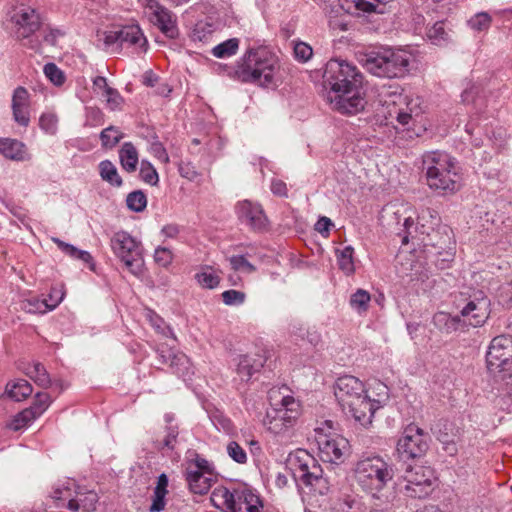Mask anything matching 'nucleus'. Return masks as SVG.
<instances>
[{
    "label": "nucleus",
    "mask_w": 512,
    "mask_h": 512,
    "mask_svg": "<svg viewBox=\"0 0 512 512\" xmlns=\"http://www.w3.org/2000/svg\"><path fill=\"white\" fill-rule=\"evenodd\" d=\"M363 76L358 68L344 59H330L323 74L328 88L326 99L331 108L341 114L355 115L364 110Z\"/></svg>",
    "instance_id": "f257e3e1"
},
{
    "label": "nucleus",
    "mask_w": 512,
    "mask_h": 512,
    "mask_svg": "<svg viewBox=\"0 0 512 512\" xmlns=\"http://www.w3.org/2000/svg\"><path fill=\"white\" fill-rule=\"evenodd\" d=\"M423 168L430 189L439 194H453L461 187L459 167L455 158L441 151L423 155Z\"/></svg>",
    "instance_id": "f03ea898"
},
{
    "label": "nucleus",
    "mask_w": 512,
    "mask_h": 512,
    "mask_svg": "<svg viewBox=\"0 0 512 512\" xmlns=\"http://www.w3.org/2000/svg\"><path fill=\"white\" fill-rule=\"evenodd\" d=\"M413 55L405 49H383L361 56L360 62L371 74L382 78H401L408 74Z\"/></svg>",
    "instance_id": "7ed1b4c3"
},
{
    "label": "nucleus",
    "mask_w": 512,
    "mask_h": 512,
    "mask_svg": "<svg viewBox=\"0 0 512 512\" xmlns=\"http://www.w3.org/2000/svg\"><path fill=\"white\" fill-rule=\"evenodd\" d=\"M277 60L265 48L246 51L235 69V78L241 82L268 86L273 82Z\"/></svg>",
    "instance_id": "20e7f679"
},
{
    "label": "nucleus",
    "mask_w": 512,
    "mask_h": 512,
    "mask_svg": "<svg viewBox=\"0 0 512 512\" xmlns=\"http://www.w3.org/2000/svg\"><path fill=\"white\" fill-rule=\"evenodd\" d=\"M393 477L392 465L379 455H363L353 468L356 483L373 496L383 490Z\"/></svg>",
    "instance_id": "39448f33"
},
{
    "label": "nucleus",
    "mask_w": 512,
    "mask_h": 512,
    "mask_svg": "<svg viewBox=\"0 0 512 512\" xmlns=\"http://www.w3.org/2000/svg\"><path fill=\"white\" fill-rule=\"evenodd\" d=\"M269 398L273 408L267 412L265 425L276 434H285L300 415V403L290 394H282L280 390H271Z\"/></svg>",
    "instance_id": "423d86ee"
},
{
    "label": "nucleus",
    "mask_w": 512,
    "mask_h": 512,
    "mask_svg": "<svg viewBox=\"0 0 512 512\" xmlns=\"http://www.w3.org/2000/svg\"><path fill=\"white\" fill-rule=\"evenodd\" d=\"M210 500L223 512H261L263 509L259 495L247 486L233 490L219 486L211 493Z\"/></svg>",
    "instance_id": "0eeeda50"
},
{
    "label": "nucleus",
    "mask_w": 512,
    "mask_h": 512,
    "mask_svg": "<svg viewBox=\"0 0 512 512\" xmlns=\"http://www.w3.org/2000/svg\"><path fill=\"white\" fill-rule=\"evenodd\" d=\"M12 36L23 46L38 51L40 41L35 33L42 26L40 14L29 6H20L13 10L10 16Z\"/></svg>",
    "instance_id": "6e6552de"
},
{
    "label": "nucleus",
    "mask_w": 512,
    "mask_h": 512,
    "mask_svg": "<svg viewBox=\"0 0 512 512\" xmlns=\"http://www.w3.org/2000/svg\"><path fill=\"white\" fill-rule=\"evenodd\" d=\"M110 247L115 257L132 275L140 277L143 274V248L139 240L120 230L111 236Z\"/></svg>",
    "instance_id": "1a4fd4ad"
},
{
    "label": "nucleus",
    "mask_w": 512,
    "mask_h": 512,
    "mask_svg": "<svg viewBox=\"0 0 512 512\" xmlns=\"http://www.w3.org/2000/svg\"><path fill=\"white\" fill-rule=\"evenodd\" d=\"M290 461L295 466V477L305 486L319 495L329 492L331 484L328 478L324 475L321 465L307 451L299 450Z\"/></svg>",
    "instance_id": "9d476101"
},
{
    "label": "nucleus",
    "mask_w": 512,
    "mask_h": 512,
    "mask_svg": "<svg viewBox=\"0 0 512 512\" xmlns=\"http://www.w3.org/2000/svg\"><path fill=\"white\" fill-rule=\"evenodd\" d=\"M314 439L324 462L339 463L344 460L349 443L333 431L332 421L326 420L314 429Z\"/></svg>",
    "instance_id": "9b49d317"
},
{
    "label": "nucleus",
    "mask_w": 512,
    "mask_h": 512,
    "mask_svg": "<svg viewBox=\"0 0 512 512\" xmlns=\"http://www.w3.org/2000/svg\"><path fill=\"white\" fill-rule=\"evenodd\" d=\"M403 492L410 498H425L434 490L436 476L429 466L416 465L406 469L403 475Z\"/></svg>",
    "instance_id": "f8f14e48"
},
{
    "label": "nucleus",
    "mask_w": 512,
    "mask_h": 512,
    "mask_svg": "<svg viewBox=\"0 0 512 512\" xmlns=\"http://www.w3.org/2000/svg\"><path fill=\"white\" fill-rule=\"evenodd\" d=\"M429 448V436L416 425H408L397 442V453L404 460L423 456Z\"/></svg>",
    "instance_id": "ddd939ff"
},
{
    "label": "nucleus",
    "mask_w": 512,
    "mask_h": 512,
    "mask_svg": "<svg viewBox=\"0 0 512 512\" xmlns=\"http://www.w3.org/2000/svg\"><path fill=\"white\" fill-rule=\"evenodd\" d=\"M376 389L379 391L378 398L371 399L365 391L362 396H359L353 402V405L346 407L348 413L362 426H367L372 423L375 411L379 409L388 398V388L386 385L379 382L376 384Z\"/></svg>",
    "instance_id": "4468645a"
},
{
    "label": "nucleus",
    "mask_w": 512,
    "mask_h": 512,
    "mask_svg": "<svg viewBox=\"0 0 512 512\" xmlns=\"http://www.w3.org/2000/svg\"><path fill=\"white\" fill-rule=\"evenodd\" d=\"M143 10L149 22L156 26L166 37L175 39L179 35L177 17L158 0H144Z\"/></svg>",
    "instance_id": "2eb2a0df"
},
{
    "label": "nucleus",
    "mask_w": 512,
    "mask_h": 512,
    "mask_svg": "<svg viewBox=\"0 0 512 512\" xmlns=\"http://www.w3.org/2000/svg\"><path fill=\"white\" fill-rule=\"evenodd\" d=\"M99 41H103L106 48L115 44L130 45L146 51L147 39L138 25H128L119 30L98 32Z\"/></svg>",
    "instance_id": "dca6fc26"
},
{
    "label": "nucleus",
    "mask_w": 512,
    "mask_h": 512,
    "mask_svg": "<svg viewBox=\"0 0 512 512\" xmlns=\"http://www.w3.org/2000/svg\"><path fill=\"white\" fill-rule=\"evenodd\" d=\"M399 87L389 95V100H385V104H392L389 110L391 118H396L399 124L406 126L412 120L413 116H418L420 113L419 98H413L408 95H402L398 92Z\"/></svg>",
    "instance_id": "f3484780"
},
{
    "label": "nucleus",
    "mask_w": 512,
    "mask_h": 512,
    "mask_svg": "<svg viewBox=\"0 0 512 512\" xmlns=\"http://www.w3.org/2000/svg\"><path fill=\"white\" fill-rule=\"evenodd\" d=\"M490 314V300L479 291L466 303L460 311V318L463 324L472 327L482 326Z\"/></svg>",
    "instance_id": "a211bd4d"
},
{
    "label": "nucleus",
    "mask_w": 512,
    "mask_h": 512,
    "mask_svg": "<svg viewBox=\"0 0 512 512\" xmlns=\"http://www.w3.org/2000/svg\"><path fill=\"white\" fill-rule=\"evenodd\" d=\"M512 359V338L500 335L495 337L486 354L487 368L494 372L504 367Z\"/></svg>",
    "instance_id": "6ab92c4d"
},
{
    "label": "nucleus",
    "mask_w": 512,
    "mask_h": 512,
    "mask_svg": "<svg viewBox=\"0 0 512 512\" xmlns=\"http://www.w3.org/2000/svg\"><path fill=\"white\" fill-rule=\"evenodd\" d=\"M364 392L363 382L352 375L339 377L334 386L335 397L344 411Z\"/></svg>",
    "instance_id": "aec40b11"
},
{
    "label": "nucleus",
    "mask_w": 512,
    "mask_h": 512,
    "mask_svg": "<svg viewBox=\"0 0 512 512\" xmlns=\"http://www.w3.org/2000/svg\"><path fill=\"white\" fill-rule=\"evenodd\" d=\"M239 219L253 230H263L267 226V218L259 204L244 200L237 205Z\"/></svg>",
    "instance_id": "412c9836"
},
{
    "label": "nucleus",
    "mask_w": 512,
    "mask_h": 512,
    "mask_svg": "<svg viewBox=\"0 0 512 512\" xmlns=\"http://www.w3.org/2000/svg\"><path fill=\"white\" fill-rule=\"evenodd\" d=\"M11 109L14 121L27 127L30 123V94L26 88L19 86L13 91Z\"/></svg>",
    "instance_id": "4be33fe9"
},
{
    "label": "nucleus",
    "mask_w": 512,
    "mask_h": 512,
    "mask_svg": "<svg viewBox=\"0 0 512 512\" xmlns=\"http://www.w3.org/2000/svg\"><path fill=\"white\" fill-rule=\"evenodd\" d=\"M159 357L161 363L169 365L177 375L183 378L193 373L189 358L182 352L173 351L171 349H161L159 350Z\"/></svg>",
    "instance_id": "5701e85b"
},
{
    "label": "nucleus",
    "mask_w": 512,
    "mask_h": 512,
    "mask_svg": "<svg viewBox=\"0 0 512 512\" xmlns=\"http://www.w3.org/2000/svg\"><path fill=\"white\" fill-rule=\"evenodd\" d=\"M77 488L74 480L67 479L55 485L50 497L57 507H66L71 510Z\"/></svg>",
    "instance_id": "b1692460"
},
{
    "label": "nucleus",
    "mask_w": 512,
    "mask_h": 512,
    "mask_svg": "<svg viewBox=\"0 0 512 512\" xmlns=\"http://www.w3.org/2000/svg\"><path fill=\"white\" fill-rule=\"evenodd\" d=\"M216 473H199L196 470L186 469V481L190 491L194 494H206L216 481Z\"/></svg>",
    "instance_id": "393cba45"
},
{
    "label": "nucleus",
    "mask_w": 512,
    "mask_h": 512,
    "mask_svg": "<svg viewBox=\"0 0 512 512\" xmlns=\"http://www.w3.org/2000/svg\"><path fill=\"white\" fill-rule=\"evenodd\" d=\"M0 154L13 161L30 159L25 144L17 139L0 138Z\"/></svg>",
    "instance_id": "a878e982"
},
{
    "label": "nucleus",
    "mask_w": 512,
    "mask_h": 512,
    "mask_svg": "<svg viewBox=\"0 0 512 512\" xmlns=\"http://www.w3.org/2000/svg\"><path fill=\"white\" fill-rule=\"evenodd\" d=\"M394 0H342L343 5H347V10L362 11L365 13H378L384 14L387 7L393 3Z\"/></svg>",
    "instance_id": "bb28decb"
},
{
    "label": "nucleus",
    "mask_w": 512,
    "mask_h": 512,
    "mask_svg": "<svg viewBox=\"0 0 512 512\" xmlns=\"http://www.w3.org/2000/svg\"><path fill=\"white\" fill-rule=\"evenodd\" d=\"M99 497L96 492L78 487L74 502H72L71 511L75 512H93L96 510Z\"/></svg>",
    "instance_id": "cd10ccee"
},
{
    "label": "nucleus",
    "mask_w": 512,
    "mask_h": 512,
    "mask_svg": "<svg viewBox=\"0 0 512 512\" xmlns=\"http://www.w3.org/2000/svg\"><path fill=\"white\" fill-rule=\"evenodd\" d=\"M263 366L262 359L248 355L238 357L236 372L242 381H248Z\"/></svg>",
    "instance_id": "c85d7f7f"
},
{
    "label": "nucleus",
    "mask_w": 512,
    "mask_h": 512,
    "mask_svg": "<svg viewBox=\"0 0 512 512\" xmlns=\"http://www.w3.org/2000/svg\"><path fill=\"white\" fill-rule=\"evenodd\" d=\"M119 159L122 168L128 172H135L139 162L136 147L131 142H125L119 150Z\"/></svg>",
    "instance_id": "c756f323"
},
{
    "label": "nucleus",
    "mask_w": 512,
    "mask_h": 512,
    "mask_svg": "<svg viewBox=\"0 0 512 512\" xmlns=\"http://www.w3.org/2000/svg\"><path fill=\"white\" fill-rule=\"evenodd\" d=\"M195 280L202 288L214 289L220 283V276L217 270H215L213 267L209 265H203L195 274Z\"/></svg>",
    "instance_id": "7c9ffc66"
},
{
    "label": "nucleus",
    "mask_w": 512,
    "mask_h": 512,
    "mask_svg": "<svg viewBox=\"0 0 512 512\" xmlns=\"http://www.w3.org/2000/svg\"><path fill=\"white\" fill-rule=\"evenodd\" d=\"M33 392L31 384L24 379L11 381L6 385V393L15 401H22Z\"/></svg>",
    "instance_id": "2f4dec72"
},
{
    "label": "nucleus",
    "mask_w": 512,
    "mask_h": 512,
    "mask_svg": "<svg viewBox=\"0 0 512 512\" xmlns=\"http://www.w3.org/2000/svg\"><path fill=\"white\" fill-rule=\"evenodd\" d=\"M335 254L339 269L346 275H352L355 271L354 248L352 246H345L342 249H336Z\"/></svg>",
    "instance_id": "473e14b6"
},
{
    "label": "nucleus",
    "mask_w": 512,
    "mask_h": 512,
    "mask_svg": "<svg viewBox=\"0 0 512 512\" xmlns=\"http://www.w3.org/2000/svg\"><path fill=\"white\" fill-rule=\"evenodd\" d=\"M461 318L459 315L451 316L446 312H437L433 316V324L445 333H451L458 329Z\"/></svg>",
    "instance_id": "72a5a7b5"
},
{
    "label": "nucleus",
    "mask_w": 512,
    "mask_h": 512,
    "mask_svg": "<svg viewBox=\"0 0 512 512\" xmlns=\"http://www.w3.org/2000/svg\"><path fill=\"white\" fill-rule=\"evenodd\" d=\"M25 374L40 387L47 388L51 384L49 374L45 367L39 362L28 365V367L25 368Z\"/></svg>",
    "instance_id": "f704fd0d"
},
{
    "label": "nucleus",
    "mask_w": 512,
    "mask_h": 512,
    "mask_svg": "<svg viewBox=\"0 0 512 512\" xmlns=\"http://www.w3.org/2000/svg\"><path fill=\"white\" fill-rule=\"evenodd\" d=\"M64 292L60 288L53 287L50 290L48 298L42 301L35 300V310L45 312L46 310L55 309L63 300Z\"/></svg>",
    "instance_id": "c9c22d12"
},
{
    "label": "nucleus",
    "mask_w": 512,
    "mask_h": 512,
    "mask_svg": "<svg viewBox=\"0 0 512 512\" xmlns=\"http://www.w3.org/2000/svg\"><path fill=\"white\" fill-rule=\"evenodd\" d=\"M99 173L102 180L114 186L122 185V178L118 174L116 166L109 160L101 161L99 164Z\"/></svg>",
    "instance_id": "e433bc0d"
},
{
    "label": "nucleus",
    "mask_w": 512,
    "mask_h": 512,
    "mask_svg": "<svg viewBox=\"0 0 512 512\" xmlns=\"http://www.w3.org/2000/svg\"><path fill=\"white\" fill-rule=\"evenodd\" d=\"M371 301V295L364 289H357L351 296L349 304L358 314L366 313Z\"/></svg>",
    "instance_id": "4c0bfd02"
},
{
    "label": "nucleus",
    "mask_w": 512,
    "mask_h": 512,
    "mask_svg": "<svg viewBox=\"0 0 512 512\" xmlns=\"http://www.w3.org/2000/svg\"><path fill=\"white\" fill-rule=\"evenodd\" d=\"M52 241L58 246V248L67 254L68 256L79 259L83 261L84 263H91L92 262V256L88 251L80 250L76 248L75 246L65 243L64 241L58 239V238H52Z\"/></svg>",
    "instance_id": "58836bf2"
},
{
    "label": "nucleus",
    "mask_w": 512,
    "mask_h": 512,
    "mask_svg": "<svg viewBox=\"0 0 512 512\" xmlns=\"http://www.w3.org/2000/svg\"><path fill=\"white\" fill-rule=\"evenodd\" d=\"M239 48V40L237 38H230L215 47L211 53L216 58H228L235 55Z\"/></svg>",
    "instance_id": "ea45409f"
},
{
    "label": "nucleus",
    "mask_w": 512,
    "mask_h": 512,
    "mask_svg": "<svg viewBox=\"0 0 512 512\" xmlns=\"http://www.w3.org/2000/svg\"><path fill=\"white\" fill-rule=\"evenodd\" d=\"M123 138V134L115 126H109L100 133V140L105 149L114 148Z\"/></svg>",
    "instance_id": "a19ab883"
},
{
    "label": "nucleus",
    "mask_w": 512,
    "mask_h": 512,
    "mask_svg": "<svg viewBox=\"0 0 512 512\" xmlns=\"http://www.w3.org/2000/svg\"><path fill=\"white\" fill-rule=\"evenodd\" d=\"M438 215L437 212L430 208L422 209L418 216V225L421 226L422 234H429V229H433V226L437 224Z\"/></svg>",
    "instance_id": "79ce46f5"
},
{
    "label": "nucleus",
    "mask_w": 512,
    "mask_h": 512,
    "mask_svg": "<svg viewBox=\"0 0 512 512\" xmlns=\"http://www.w3.org/2000/svg\"><path fill=\"white\" fill-rule=\"evenodd\" d=\"M126 204L130 210L141 212L147 206V197L141 190H136L127 195Z\"/></svg>",
    "instance_id": "37998d69"
},
{
    "label": "nucleus",
    "mask_w": 512,
    "mask_h": 512,
    "mask_svg": "<svg viewBox=\"0 0 512 512\" xmlns=\"http://www.w3.org/2000/svg\"><path fill=\"white\" fill-rule=\"evenodd\" d=\"M428 39L435 45H442L448 40V33L445 31L443 22H436L427 31Z\"/></svg>",
    "instance_id": "c03bdc74"
},
{
    "label": "nucleus",
    "mask_w": 512,
    "mask_h": 512,
    "mask_svg": "<svg viewBox=\"0 0 512 512\" xmlns=\"http://www.w3.org/2000/svg\"><path fill=\"white\" fill-rule=\"evenodd\" d=\"M229 263L234 271L251 274L256 268L244 256L234 255L229 258Z\"/></svg>",
    "instance_id": "a18cd8bd"
},
{
    "label": "nucleus",
    "mask_w": 512,
    "mask_h": 512,
    "mask_svg": "<svg viewBox=\"0 0 512 512\" xmlns=\"http://www.w3.org/2000/svg\"><path fill=\"white\" fill-rule=\"evenodd\" d=\"M141 179L152 186H156L159 182V176L156 169L148 161L143 160L140 168Z\"/></svg>",
    "instance_id": "49530a36"
},
{
    "label": "nucleus",
    "mask_w": 512,
    "mask_h": 512,
    "mask_svg": "<svg viewBox=\"0 0 512 512\" xmlns=\"http://www.w3.org/2000/svg\"><path fill=\"white\" fill-rule=\"evenodd\" d=\"M51 397L45 392H40L35 395L33 405L29 408L33 411L36 417H39L51 404Z\"/></svg>",
    "instance_id": "de8ad7c7"
},
{
    "label": "nucleus",
    "mask_w": 512,
    "mask_h": 512,
    "mask_svg": "<svg viewBox=\"0 0 512 512\" xmlns=\"http://www.w3.org/2000/svg\"><path fill=\"white\" fill-rule=\"evenodd\" d=\"M36 418L37 417L33 414V411H31L29 408L24 409L23 411L18 413L12 420L10 428L15 431L20 430L26 427L30 422H32Z\"/></svg>",
    "instance_id": "09e8293b"
},
{
    "label": "nucleus",
    "mask_w": 512,
    "mask_h": 512,
    "mask_svg": "<svg viewBox=\"0 0 512 512\" xmlns=\"http://www.w3.org/2000/svg\"><path fill=\"white\" fill-rule=\"evenodd\" d=\"M228 456L238 464L247 462V454L245 450L235 441H230L226 446Z\"/></svg>",
    "instance_id": "8fccbe9b"
},
{
    "label": "nucleus",
    "mask_w": 512,
    "mask_h": 512,
    "mask_svg": "<svg viewBox=\"0 0 512 512\" xmlns=\"http://www.w3.org/2000/svg\"><path fill=\"white\" fill-rule=\"evenodd\" d=\"M469 26L471 29L475 31H485L487 30L491 25V17L488 13L481 12L476 15H474L469 20Z\"/></svg>",
    "instance_id": "3c124183"
},
{
    "label": "nucleus",
    "mask_w": 512,
    "mask_h": 512,
    "mask_svg": "<svg viewBox=\"0 0 512 512\" xmlns=\"http://www.w3.org/2000/svg\"><path fill=\"white\" fill-rule=\"evenodd\" d=\"M46 77L55 85L60 86L65 81L64 73L54 64L48 63L44 66Z\"/></svg>",
    "instance_id": "603ef678"
},
{
    "label": "nucleus",
    "mask_w": 512,
    "mask_h": 512,
    "mask_svg": "<svg viewBox=\"0 0 512 512\" xmlns=\"http://www.w3.org/2000/svg\"><path fill=\"white\" fill-rule=\"evenodd\" d=\"M58 118L55 114L46 113L40 117L39 125L46 133L54 135L57 131Z\"/></svg>",
    "instance_id": "864d4df0"
},
{
    "label": "nucleus",
    "mask_w": 512,
    "mask_h": 512,
    "mask_svg": "<svg viewBox=\"0 0 512 512\" xmlns=\"http://www.w3.org/2000/svg\"><path fill=\"white\" fill-rule=\"evenodd\" d=\"M246 295L238 290H226L222 293V300L226 305L235 306L244 303Z\"/></svg>",
    "instance_id": "5fc2aeb1"
},
{
    "label": "nucleus",
    "mask_w": 512,
    "mask_h": 512,
    "mask_svg": "<svg viewBox=\"0 0 512 512\" xmlns=\"http://www.w3.org/2000/svg\"><path fill=\"white\" fill-rule=\"evenodd\" d=\"M186 469L196 470L199 473H215L214 467L211 463H209L206 459L196 456V458L189 462Z\"/></svg>",
    "instance_id": "6e6d98bb"
},
{
    "label": "nucleus",
    "mask_w": 512,
    "mask_h": 512,
    "mask_svg": "<svg viewBox=\"0 0 512 512\" xmlns=\"http://www.w3.org/2000/svg\"><path fill=\"white\" fill-rule=\"evenodd\" d=\"M186 469L196 470L199 473H215L214 467L211 463H209L206 459L196 456V458L189 462Z\"/></svg>",
    "instance_id": "4d7b16f0"
},
{
    "label": "nucleus",
    "mask_w": 512,
    "mask_h": 512,
    "mask_svg": "<svg viewBox=\"0 0 512 512\" xmlns=\"http://www.w3.org/2000/svg\"><path fill=\"white\" fill-rule=\"evenodd\" d=\"M294 55L297 60L307 62L313 55L312 47L305 42H297L294 45Z\"/></svg>",
    "instance_id": "13d9d810"
},
{
    "label": "nucleus",
    "mask_w": 512,
    "mask_h": 512,
    "mask_svg": "<svg viewBox=\"0 0 512 512\" xmlns=\"http://www.w3.org/2000/svg\"><path fill=\"white\" fill-rule=\"evenodd\" d=\"M154 259L158 265L162 267H167L172 262L173 255L168 248L158 247L155 250Z\"/></svg>",
    "instance_id": "bf43d9fd"
},
{
    "label": "nucleus",
    "mask_w": 512,
    "mask_h": 512,
    "mask_svg": "<svg viewBox=\"0 0 512 512\" xmlns=\"http://www.w3.org/2000/svg\"><path fill=\"white\" fill-rule=\"evenodd\" d=\"M102 96L106 99L107 105L111 110L120 108L123 99L117 90L110 87Z\"/></svg>",
    "instance_id": "052dcab7"
},
{
    "label": "nucleus",
    "mask_w": 512,
    "mask_h": 512,
    "mask_svg": "<svg viewBox=\"0 0 512 512\" xmlns=\"http://www.w3.org/2000/svg\"><path fill=\"white\" fill-rule=\"evenodd\" d=\"M179 174L188 179L194 181L200 175L196 167L191 162H181L178 167Z\"/></svg>",
    "instance_id": "680f3d73"
},
{
    "label": "nucleus",
    "mask_w": 512,
    "mask_h": 512,
    "mask_svg": "<svg viewBox=\"0 0 512 512\" xmlns=\"http://www.w3.org/2000/svg\"><path fill=\"white\" fill-rule=\"evenodd\" d=\"M165 493L155 492L153 495L152 504L150 506L151 512H160L165 508Z\"/></svg>",
    "instance_id": "e2e57ef3"
},
{
    "label": "nucleus",
    "mask_w": 512,
    "mask_h": 512,
    "mask_svg": "<svg viewBox=\"0 0 512 512\" xmlns=\"http://www.w3.org/2000/svg\"><path fill=\"white\" fill-rule=\"evenodd\" d=\"M63 33L58 29L47 28L43 30V40L49 45H55Z\"/></svg>",
    "instance_id": "0e129e2a"
},
{
    "label": "nucleus",
    "mask_w": 512,
    "mask_h": 512,
    "mask_svg": "<svg viewBox=\"0 0 512 512\" xmlns=\"http://www.w3.org/2000/svg\"><path fill=\"white\" fill-rule=\"evenodd\" d=\"M271 191L273 194L278 196H287V186L282 180L279 179L272 180Z\"/></svg>",
    "instance_id": "69168bd1"
},
{
    "label": "nucleus",
    "mask_w": 512,
    "mask_h": 512,
    "mask_svg": "<svg viewBox=\"0 0 512 512\" xmlns=\"http://www.w3.org/2000/svg\"><path fill=\"white\" fill-rule=\"evenodd\" d=\"M93 87H94V90L97 93H100L101 95H103V93H105L110 88V86L107 83L106 78L102 77V76H97L96 78H94Z\"/></svg>",
    "instance_id": "338daca9"
},
{
    "label": "nucleus",
    "mask_w": 512,
    "mask_h": 512,
    "mask_svg": "<svg viewBox=\"0 0 512 512\" xmlns=\"http://www.w3.org/2000/svg\"><path fill=\"white\" fill-rule=\"evenodd\" d=\"M331 226L332 222L329 218L321 217L315 224V230L324 235L329 232Z\"/></svg>",
    "instance_id": "774afa93"
}]
</instances>
